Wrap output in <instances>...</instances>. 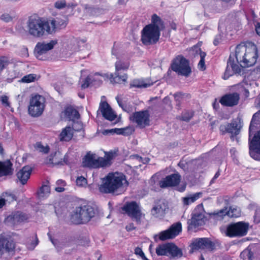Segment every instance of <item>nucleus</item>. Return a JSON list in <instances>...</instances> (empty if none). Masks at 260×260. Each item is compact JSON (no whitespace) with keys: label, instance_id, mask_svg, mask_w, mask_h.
Masks as SVG:
<instances>
[{"label":"nucleus","instance_id":"50","mask_svg":"<svg viewBox=\"0 0 260 260\" xmlns=\"http://www.w3.org/2000/svg\"><path fill=\"white\" fill-rule=\"evenodd\" d=\"M91 83V80L90 76H88L86 77V78L83 81L82 83L81 84V87L82 89H86L88 88Z\"/></svg>","mask_w":260,"mask_h":260},{"label":"nucleus","instance_id":"27","mask_svg":"<svg viewBox=\"0 0 260 260\" xmlns=\"http://www.w3.org/2000/svg\"><path fill=\"white\" fill-rule=\"evenodd\" d=\"M260 122V112L255 113L251 118L250 125L249 127V136L251 137L253 133L255 132L257 125Z\"/></svg>","mask_w":260,"mask_h":260},{"label":"nucleus","instance_id":"21","mask_svg":"<svg viewBox=\"0 0 260 260\" xmlns=\"http://www.w3.org/2000/svg\"><path fill=\"white\" fill-rule=\"evenodd\" d=\"M181 180V176L178 174H172L167 176L159 182L161 188H166L178 185Z\"/></svg>","mask_w":260,"mask_h":260},{"label":"nucleus","instance_id":"48","mask_svg":"<svg viewBox=\"0 0 260 260\" xmlns=\"http://www.w3.org/2000/svg\"><path fill=\"white\" fill-rule=\"evenodd\" d=\"M50 160L52 161L51 163L55 165H67L68 164V157L66 155L64 156V157L62 159H61V160L59 161H54V158H52V159H50Z\"/></svg>","mask_w":260,"mask_h":260},{"label":"nucleus","instance_id":"54","mask_svg":"<svg viewBox=\"0 0 260 260\" xmlns=\"http://www.w3.org/2000/svg\"><path fill=\"white\" fill-rule=\"evenodd\" d=\"M2 103L3 105H4L6 107H10V104L9 102V98L6 95H4L2 96L1 99Z\"/></svg>","mask_w":260,"mask_h":260},{"label":"nucleus","instance_id":"61","mask_svg":"<svg viewBox=\"0 0 260 260\" xmlns=\"http://www.w3.org/2000/svg\"><path fill=\"white\" fill-rule=\"evenodd\" d=\"M255 31L256 34L260 36V23H257V25L255 26Z\"/></svg>","mask_w":260,"mask_h":260},{"label":"nucleus","instance_id":"15","mask_svg":"<svg viewBox=\"0 0 260 260\" xmlns=\"http://www.w3.org/2000/svg\"><path fill=\"white\" fill-rule=\"evenodd\" d=\"M190 247L192 250L207 249L211 251L215 249V244L209 238H199L192 241Z\"/></svg>","mask_w":260,"mask_h":260},{"label":"nucleus","instance_id":"36","mask_svg":"<svg viewBox=\"0 0 260 260\" xmlns=\"http://www.w3.org/2000/svg\"><path fill=\"white\" fill-rule=\"evenodd\" d=\"M151 84L146 83L143 80L134 79L129 84V88H147L151 86Z\"/></svg>","mask_w":260,"mask_h":260},{"label":"nucleus","instance_id":"52","mask_svg":"<svg viewBox=\"0 0 260 260\" xmlns=\"http://www.w3.org/2000/svg\"><path fill=\"white\" fill-rule=\"evenodd\" d=\"M55 7L57 9H61L64 8L67 6L65 0L57 1L55 3Z\"/></svg>","mask_w":260,"mask_h":260},{"label":"nucleus","instance_id":"37","mask_svg":"<svg viewBox=\"0 0 260 260\" xmlns=\"http://www.w3.org/2000/svg\"><path fill=\"white\" fill-rule=\"evenodd\" d=\"M194 112L193 111H184L182 112L181 116L177 117V119L186 122H188L193 116Z\"/></svg>","mask_w":260,"mask_h":260},{"label":"nucleus","instance_id":"19","mask_svg":"<svg viewBox=\"0 0 260 260\" xmlns=\"http://www.w3.org/2000/svg\"><path fill=\"white\" fill-rule=\"evenodd\" d=\"M82 165L84 167L97 169L102 168L100 157L95 158V154L87 153L83 158Z\"/></svg>","mask_w":260,"mask_h":260},{"label":"nucleus","instance_id":"20","mask_svg":"<svg viewBox=\"0 0 260 260\" xmlns=\"http://www.w3.org/2000/svg\"><path fill=\"white\" fill-rule=\"evenodd\" d=\"M239 100V94L237 92H233L223 95L220 99L219 102L223 106L233 107L238 105Z\"/></svg>","mask_w":260,"mask_h":260},{"label":"nucleus","instance_id":"6","mask_svg":"<svg viewBox=\"0 0 260 260\" xmlns=\"http://www.w3.org/2000/svg\"><path fill=\"white\" fill-rule=\"evenodd\" d=\"M249 223L244 221L232 222L228 224L224 233L230 238L242 237L247 235Z\"/></svg>","mask_w":260,"mask_h":260},{"label":"nucleus","instance_id":"8","mask_svg":"<svg viewBox=\"0 0 260 260\" xmlns=\"http://www.w3.org/2000/svg\"><path fill=\"white\" fill-rule=\"evenodd\" d=\"M129 62L121 60L117 61L115 63V76L113 74L108 76L112 83L122 84L125 83L127 79V75L125 73L121 74V71H126L129 67Z\"/></svg>","mask_w":260,"mask_h":260},{"label":"nucleus","instance_id":"63","mask_svg":"<svg viewBox=\"0 0 260 260\" xmlns=\"http://www.w3.org/2000/svg\"><path fill=\"white\" fill-rule=\"evenodd\" d=\"M200 58L201 59H205V57L206 56V52H205L204 51H201L200 50Z\"/></svg>","mask_w":260,"mask_h":260},{"label":"nucleus","instance_id":"5","mask_svg":"<svg viewBox=\"0 0 260 260\" xmlns=\"http://www.w3.org/2000/svg\"><path fill=\"white\" fill-rule=\"evenodd\" d=\"M95 214L92 206L86 205L76 207L70 216V221L74 224H83L88 223Z\"/></svg>","mask_w":260,"mask_h":260},{"label":"nucleus","instance_id":"53","mask_svg":"<svg viewBox=\"0 0 260 260\" xmlns=\"http://www.w3.org/2000/svg\"><path fill=\"white\" fill-rule=\"evenodd\" d=\"M198 67L200 70L202 71H205L206 69L205 65V59L200 58V60L198 64Z\"/></svg>","mask_w":260,"mask_h":260},{"label":"nucleus","instance_id":"4","mask_svg":"<svg viewBox=\"0 0 260 260\" xmlns=\"http://www.w3.org/2000/svg\"><path fill=\"white\" fill-rule=\"evenodd\" d=\"M27 29L29 35L35 38H40L51 34L50 22L37 15L30 16L27 22Z\"/></svg>","mask_w":260,"mask_h":260},{"label":"nucleus","instance_id":"3","mask_svg":"<svg viewBox=\"0 0 260 260\" xmlns=\"http://www.w3.org/2000/svg\"><path fill=\"white\" fill-rule=\"evenodd\" d=\"M128 184L126 176L118 172L109 173L103 180L100 187L101 192L105 193L121 194L124 185Z\"/></svg>","mask_w":260,"mask_h":260},{"label":"nucleus","instance_id":"35","mask_svg":"<svg viewBox=\"0 0 260 260\" xmlns=\"http://www.w3.org/2000/svg\"><path fill=\"white\" fill-rule=\"evenodd\" d=\"M202 195V192H196L193 194L191 195L190 197L183 198V204L184 205H189L200 198Z\"/></svg>","mask_w":260,"mask_h":260},{"label":"nucleus","instance_id":"41","mask_svg":"<svg viewBox=\"0 0 260 260\" xmlns=\"http://www.w3.org/2000/svg\"><path fill=\"white\" fill-rule=\"evenodd\" d=\"M50 192V187L47 185H42L38 192L40 197H44Z\"/></svg>","mask_w":260,"mask_h":260},{"label":"nucleus","instance_id":"55","mask_svg":"<svg viewBox=\"0 0 260 260\" xmlns=\"http://www.w3.org/2000/svg\"><path fill=\"white\" fill-rule=\"evenodd\" d=\"M35 241H32L30 243L31 248L32 249H34L35 247H36L38 244H39V239L37 237V235L36 233H35Z\"/></svg>","mask_w":260,"mask_h":260},{"label":"nucleus","instance_id":"46","mask_svg":"<svg viewBox=\"0 0 260 260\" xmlns=\"http://www.w3.org/2000/svg\"><path fill=\"white\" fill-rule=\"evenodd\" d=\"M186 95V97L190 98L191 97V95L190 94H186L183 93L181 92H176L174 93V97L175 99V100L176 102H178L179 103L180 102V101L184 98V96Z\"/></svg>","mask_w":260,"mask_h":260},{"label":"nucleus","instance_id":"39","mask_svg":"<svg viewBox=\"0 0 260 260\" xmlns=\"http://www.w3.org/2000/svg\"><path fill=\"white\" fill-rule=\"evenodd\" d=\"M35 149L39 152L43 154H47L50 151V148L48 145L44 146L41 142H37L34 145Z\"/></svg>","mask_w":260,"mask_h":260},{"label":"nucleus","instance_id":"24","mask_svg":"<svg viewBox=\"0 0 260 260\" xmlns=\"http://www.w3.org/2000/svg\"><path fill=\"white\" fill-rule=\"evenodd\" d=\"M13 163L10 159L0 161V177L11 176L13 174Z\"/></svg>","mask_w":260,"mask_h":260},{"label":"nucleus","instance_id":"43","mask_svg":"<svg viewBox=\"0 0 260 260\" xmlns=\"http://www.w3.org/2000/svg\"><path fill=\"white\" fill-rule=\"evenodd\" d=\"M9 60L8 57L5 56H0V74L9 64Z\"/></svg>","mask_w":260,"mask_h":260},{"label":"nucleus","instance_id":"16","mask_svg":"<svg viewBox=\"0 0 260 260\" xmlns=\"http://www.w3.org/2000/svg\"><path fill=\"white\" fill-rule=\"evenodd\" d=\"M150 115L148 111L144 110L134 112L130 120L137 123L140 128H144L150 124Z\"/></svg>","mask_w":260,"mask_h":260},{"label":"nucleus","instance_id":"28","mask_svg":"<svg viewBox=\"0 0 260 260\" xmlns=\"http://www.w3.org/2000/svg\"><path fill=\"white\" fill-rule=\"evenodd\" d=\"M50 28L52 29L51 34L57 30L64 28L67 23L66 21L56 17L55 19L51 20Z\"/></svg>","mask_w":260,"mask_h":260},{"label":"nucleus","instance_id":"29","mask_svg":"<svg viewBox=\"0 0 260 260\" xmlns=\"http://www.w3.org/2000/svg\"><path fill=\"white\" fill-rule=\"evenodd\" d=\"M168 255L172 257H181L183 255L182 250L178 247L175 244L168 243Z\"/></svg>","mask_w":260,"mask_h":260},{"label":"nucleus","instance_id":"32","mask_svg":"<svg viewBox=\"0 0 260 260\" xmlns=\"http://www.w3.org/2000/svg\"><path fill=\"white\" fill-rule=\"evenodd\" d=\"M64 115L69 118L79 119L80 114L78 110L71 105L67 106L64 110Z\"/></svg>","mask_w":260,"mask_h":260},{"label":"nucleus","instance_id":"1","mask_svg":"<svg viewBox=\"0 0 260 260\" xmlns=\"http://www.w3.org/2000/svg\"><path fill=\"white\" fill-rule=\"evenodd\" d=\"M165 28L164 21L156 14L151 16V23L141 30V41L144 45L156 44L159 40L161 31Z\"/></svg>","mask_w":260,"mask_h":260},{"label":"nucleus","instance_id":"49","mask_svg":"<svg viewBox=\"0 0 260 260\" xmlns=\"http://www.w3.org/2000/svg\"><path fill=\"white\" fill-rule=\"evenodd\" d=\"M230 69H231V68H230V66H228V64L227 63V66H226V69H225V71L224 72L223 77V79L227 80L231 76H232V75H233L234 74L233 72L232 71V70H231Z\"/></svg>","mask_w":260,"mask_h":260},{"label":"nucleus","instance_id":"9","mask_svg":"<svg viewBox=\"0 0 260 260\" xmlns=\"http://www.w3.org/2000/svg\"><path fill=\"white\" fill-rule=\"evenodd\" d=\"M45 98L39 94L32 95L28 106V112L33 117L42 115L45 108Z\"/></svg>","mask_w":260,"mask_h":260},{"label":"nucleus","instance_id":"47","mask_svg":"<svg viewBox=\"0 0 260 260\" xmlns=\"http://www.w3.org/2000/svg\"><path fill=\"white\" fill-rule=\"evenodd\" d=\"M133 131L132 128L130 126L121 128V135L129 136L132 134Z\"/></svg>","mask_w":260,"mask_h":260},{"label":"nucleus","instance_id":"12","mask_svg":"<svg viewBox=\"0 0 260 260\" xmlns=\"http://www.w3.org/2000/svg\"><path fill=\"white\" fill-rule=\"evenodd\" d=\"M122 209L128 216L135 219L137 224L141 222L142 212L139 205L135 201L126 202Z\"/></svg>","mask_w":260,"mask_h":260},{"label":"nucleus","instance_id":"57","mask_svg":"<svg viewBox=\"0 0 260 260\" xmlns=\"http://www.w3.org/2000/svg\"><path fill=\"white\" fill-rule=\"evenodd\" d=\"M136 229V227L135 226L133 222L128 223L125 226V229L127 232H131L135 230Z\"/></svg>","mask_w":260,"mask_h":260},{"label":"nucleus","instance_id":"11","mask_svg":"<svg viewBox=\"0 0 260 260\" xmlns=\"http://www.w3.org/2000/svg\"><path fill=\"white\" fill-rule=\"evenodd\" d=\"M205 211L202 205L197 206L191 213V218L187 222L189 229H193L205 224Z\"/></svg>","mask_w":260,"mask_h":260},{"label":"nucleus","instance_id":"51","mask_svg":"<svg viewBox=\"0 0 260 260\" xmlns=\"http://www.w3.org/2000/svg\"><path fill=\"white\" fill-rule=\"evenodd\" d=\"M76 182L78 186H82L87 183V179L83 176H79L77 177Z\"/></svg>","mask_w":260,"mask_h":260},{"label":"nucleus","instance_id":"60","mask_svg":"<svg viewBox=\"0 0 260 260\" xmlns=\"http://www.w3.org/2000/svg\"><path fill=\"white\" fill-rule=\"evenodd\" d=\"M48 235L49 239H50V241H51L52 243L54 246H56L57 242V240L53 238L52 237V236L49 233L48 234Z\"/></svg>","mask_w":260,"mask_h":260},{"label":"nucleus","instance_id":"45","mask_svg":"<svg viewBox=\"0 0 260 260\" xmlns=\"http://www.w3.org/2000/svg\"><path fill=\"white\" fill-rule=\"evenodd\" d=\"M104 135H108L110 134L121 135V128H115L110 129H105L102 132Z\"/></svg>","mask_w":260,"mask_h":260},{"label":"nucleus","instance_id":"38","mask_svg":"<svg viewBox=\"0 0 260 260\" xmlns=\"http://www.w3.org/2000/svg\"><path fill=\"white\" fill-rule=\"evenodd\" d=\"M168 243L158 245L156 248V253L158 256L168 255Z\"/></svg>","mask_w":260,"mask_h":260},{"label":"nucleus","instance_id":"26","mask_svg":"<svg viewBox=\"0 0 260 260\" xmlns=\"http://www.w3.org/2000/svg\"><path fill=\"white\" fill-rule=\"evenodd\" d=\"M228 66L230 67L232 71L233 72L234 74H237L238 75H241L243 73V68H246V67H244L242 63H239L236 61L235 62L234 58H233L231 55L230 56L229 59L228 60Z\"/></svg>","mask_w":260,"mask_h":260},{"label":"nucleus","instance_id":"2","mask_svg":"<svg viewBox=\"0 0 260 260\" xmlns=\"http://www.w3.org/2000/svg\"><path fill=\"white\" fill-rule=\"evenodd\" d=\"M235 56L237 62L244 67L253 66L258 58L257 46L251 42H242L236 47Z\"/></svg>","mask_w":260,"mask_h":260},{"label":"nucleus","instance_id":"59","mask_svg":"<svg viewBox=\"0 0 260 260\" xmlns=\"http://www.w3.org/2000/svg\"><path fill=\"white\" fill-rule=\"evenodd\" d=\"M1 18L5 22H9L12 20V18L8 14H3L1 16Z\"/></svg>","mask_w":260,"mask_h":260},{"label":"nucleus","instance_id":"58","mask_svg":"<svg viewBox=\"0 0 260 260\" xmlns=\"http://www.w3.org/2000/svg\"><path fill=\"white\" fill-rule=\"evenodd\" d=\"M227 212H230V214H237V216H234L233 217H238L239 215H240V211L239 210H238L236 208H232V207H230V209L229 211H227Z\"/></svg>","mask_w":260,"mask_h":260},{"label":"nucleus","instance_id":"56","mask_svg":"<svg viewBox=\"0 0 260 260\" xmlns=\"http://www.w3.org/2000/svg\"><path fill=\"white\" fill-rule=\"evenodd\" d=\"M135 253L136 255H140L141 257H144V253L143 252L142 249L139 247H137L135 249Z\"/></svg>","mask_w":260,"mask_h":260},{"label":"nucleus","instance_id":"44","mask_svg":"<svg viewBox=\"0 0 260 260\" xmlns=\"http://www.w3.org/2000/svg\"><path fill=\"white\" fill-rule=\"evenodd\" d=\"M56 184L57 185L60 186L58 187H56L55 188V190L58 192H61L64 191V186L66 185V183L64 180L62 179H59L56 181Z\"/></svg>","mask_w":260,"mask_h":260},{"label":"nucleus","instance_id":"10","mask_svg":"<svg viewBox=\"0 0 260 260\" xmlns=\"http://www.w3.org/2000/svg\"><path fill=\"white\" fill-rule=\"evenodd\" d=\"M57 43V41L51 40L49 43L39 42L37 43L34 49L35 57L40 60H47L49 59L48 52L52 50Z\"/></svg>","mask_w":260,"mask_h":260},{"label":"nucleus","instance_id":"25","mask_svg":"<svg viewBox=\"0 0 260 260\" xmlns=\"http://www.w3.org/2000/svg\"><path fill=\"white\" fill-rule=\"evenodd\" d=\"M227 209H222L220 210L214 211V212L210 213L209 214V217L211 219H213L215 221L222 220L224 217L228 215L230 217H234L237 216V214H230V212H227Z\"/></svg>","mask_w":260,"mask_h":260},{"label":"nucleus","instance_id":"33","mask_svg":"<svg viewBox=\"0 0 260 260\" xmlns=\"http://www.w3.org/2000/svg\"><path fill=\"white\" fill-rule=\"evenodd\" d=\"M114 157V153L113 152H109L106 153V158L100 157V159L102 166V168L109 167L111 165V160Z\"/></svg>","mask_w":260,"mask_h":260},{"label":"nucleus","instance_id":"14","mask_svg":"<svg viewBox=\"0 0 260 260\" xmlns=\"http://www.w3.org/2000/svg\"><path fill=\"white\" fill-rule=\"evenodd\" d=\"M241 126L236 120H233L231 123L221 124L219 127L220 134L224 135L226 133L231 134L230 138L232 141L235 137L240 134Z\"/></svg>","mask_w":260,"mask_h":260},{"label":"nucleus","instance_id":"34","mask_svg":"<svg viewBox=\"0 0 260 260\" xmlns=\"http://www.w3.org/2000/svg\"><path fill=\"white\" fill-rule=\"evenodd\" d=\"M165 209L162 205L159 203H156L151 210V214L155 217H158L165 213Z\"/></svg>","mask_w":260,"mask_h":260},{"label":"nucleus","instance_id":"31","mask_svg":"<svg viewBox=\"0 0 260 260\" xmlns=\"http://www.w3.org/2000/svg\"><path fill=\"white\" fill-rule=\"evenodd\" d=\"M14 224H18L22 222L26 221L29 219L28 215L21 212H17L11 217Z\"/></svg>","mask_w":260,"mask_h":260},{"label":"nucleus","instance_id":"30","mask_svg":"<svg viewBox=\"0 0 260 260\" xmlns=\"http://www.w3.org/2000/svg\"><path fill=\"white\" fill-rule=\"evenodd\" d=\"M73 137L72 128L70 126L64 128L59 135V139L61 141H70Z\"/></svg>","mask_w":260,"mask_h":260},{"label":"nucleus","instance_id":"18","mask_svg":"<svg viewBox=\"0 0 260 260\" xmlns=\"http://www.w3.org/2000/svg\"><path fill=\"white\" fill-rule=\"evenodd\" d=\"M15 243L10 238L0 236V256L5 253L13 254L15 252Z\"/></svg>","mask_w":260,"mask_h":260},{"label":"nucleus","instance_id":"13","mask_svg":"<svg viewBox=\"0 0 260 260\" xmlns=\"http://www.w3.org/2000/svg\"><path fill=\"white\" fill-rule=\"evenodd\" d=\"M249 154L255 160H260V130L253 138L249 137Z\"/></svg>","mask_w":260,"mask_h":260},{"label":"nucleus","instance_id":"23","mask_svg":"<svg viewBox=\"0 0 260 260\" xmlns=\"http://www.w3.org/2000/svg\"><path fill=\"white\" fill-rule=\"evenodd\" d=\"M100 108L103 116L106 119L113 121L116 117V115L114 113L112 108L107 102H102Z\"/></svg>","mask_w":260,"mask_h":260},{"label":"nucleus","instance_id":"22","mask_svg":"<svg viewBox=\"0 0 260 260\" xmlns=\"http://www.w3.org/2000/svg\"><path fill=\"white\" fill-rule=\"evenodd\" d=\"M32 169L29 166L23 167L16 174V176L19 182L22 185L26 184L29 179Z\"/></svg>","mask_w":260,"mask_h":260},{"label":"nucleus","instance_id":"17","mask_svg":"<svg viewBox=\"0 0 260 260\" xmlns=\"http://www.w3.org/2000/svg\"><path fill=\"white\" fill-rule=\"evenodd\" d=\"M182 230V225L180 222L172 224L169 229L160 232L159 239L161 241L172 239L179 235Z\"/></svg>","mask_w":260,"mask_h":260},{"label":"nucleus","instance_id":"42","mask_svg":"<svg viewBox=\"0 0 260 260\" xmlns=\"http://www.w3.org/2000/svg\"><path fill=\"white\" fill-rule=\"evenodd\" d=\"M37 75L35 74H29L23 76L21 78V82L23 83H30L35 81L36 79Z\"/></svg>","mask_w":260,"mask_h":260},{"label":"nucleus","instance_id":"64","mask_svg":"<svg viewBox=\"0 0 260 260\" xmlns=\"http://www.w3.org/2000/svg\"><path fill=\"white\" fill-rule=\"evenodd\" d=\"M5 204V200L3 198L0 199V209L3 208Z\"/></svg>","mask_w":260,"mask_h":260},{"label":"nucleus","instance_id":"7","mask_svg":"<svg viewBox=\"0 0 260 260\" xmlns=\"http://www.w3.org/2000/svg\"><path fill=\"white\" fill-rule=\"evenodd\" d=\"M171 67L178 75L185 77L189 76L191 73L189 60L182 55H178L173 59Z\"/></svg>","mask_w":260,"mask_h":260},{"label":"nucleus","instance_id":"62","mask_svg":"<svg viewBox=\"0 0 260 260\" xmlns=\"http://www.w3.org/2000/svg\"><path fill=\"white\" fill-rule=\"evenodd\" d=\"M170 27L174 30H176L177 29V24L174 22H172L170 23Z\"/></svg>","mask_w":260,"mask_h":260},{"label":"nucleus","instance_id":"40","mask_svg":"<svg viewBox=\"0 0 260 260\" xmlns=\"http://www.w3.org/2000/svg\"><path fill=\"white\" fill-rule=\"evenodd\" d=\"M2 197L5 200V202L11 203L17 200L16 196L11 191H6L2 193Z\"/></svg>","mask_w":260,"mask_h":260}]
</instances>
